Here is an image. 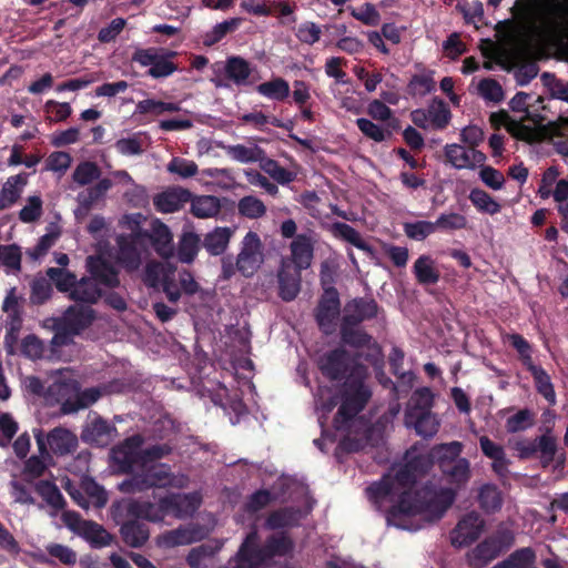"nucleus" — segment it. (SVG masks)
<instances>
[{
  "instance_id": "obj_1",
  "label": "nucleus",
  "mask_w": 568,
  "mask_h": 568,
  "mask_svg": "<svg viewBox=\"0 0 568 568\" xmlns=\"http://www.w3.org/2000/svg\"><path fill=\"white\" fill-rule=\"evenodd\" d=\"M462 450V443L450 442L435 446L427 458L414 457L408 452L403 467L393 468L381 481L367 487L368 499L377 509L386 511L389 525L400 529L414 531L438 520L453 504L455 493L449 488L418 487L416 474L435 459L439 467L452 464L460 458Z\"/></svg>"
},
{
  "instance_id": "obj_2",
  "label": "nucleus",
  "mask_w": 568,
  "mask_h": 568,
  "mask_svg": "<svg viewBox=\"0 0 568 568\" xmlns=\"http://www.w3.org/2000/svg\"><path fill=\"white\" fill-rule=\"evenodd\" d=\"M320 369L333 381L345 379L341 389V405L334 418V428L345 433L342 444L346 449L357 450L367 438V426L356 416L371 397L364 384L366 368L355 363L344 349H335L321 357Z\"/></svg>"
},
{
  "instance_id": "obj_3",
  "label": "nucleus",
  "mask_w": 568,
  "mask_h": 568,
  "mask_svg": "<svg viewBox=\"0 0 568 568\" xmlns=\"http://www.w3.org/2000/svg\"><path fill=\"white\" fill-rule=\"evenodd\" d=\"M520 41L527 51L568 47V0H538L521 18Z\"/></svg>"
},
{
  "instance_id": "obj_4",
  "label": "nucleus",
  "mask_w": 568,
  "mask_h": 568,
  "mask_svg": "<svg viewBox=\"0 0 568 568\" xmlns=\"http://www.w3.org/2000/svg\"><path fill=\"white\" fill-rule=\"evenodd\" d=\"M202 503V497L197 493L176 494L160 499L159 504L150 501L131 500L128 503V514L135 518H142L149 521H162L168 514L183 519L192 516Z\"/></svg>"
},
{
  "instance_id": "obj_5",
  "label": "nucleus",
  "mask_w": 568,
  "mask_h": 568,
  "mask_svg": "<svg viewBox=\"0 0 568 568\" xmlns=\"http://www.w3.org/2000/svg\"><path fill=\"white\" fill-rule=\"evenodd\" d=\"M142 444L143 438L140 435H134L111 450L112 462L119 471H139L140 468H145L149 463L156 462L171 452L168 445H154L142 449Z\"/></svg>"
},
{
  "instance_id": "obj_6",
  "label": "nucleus",
  "mask_w": 568,
  "mask_h": 568,
  "mask_svg": "<svg viewBox=\"0 0 568 568\" xmlns=\"http://www.w3.org/2000/svg\"><path fill=\"white\" fill-rule=\"evenodd\" d=\"M187 477L173 474L166 464L151 462L145 468H140L132 477L119 484V490L124 494H136L151 488L185 487Z\"/></svg>"
},
{
  "instance_id": "obj_7",
  "label": "nucleus",
  "mask_w": 568,
  "mask_h": 568,
  "mask_svg": "<svg viewBox=\"0 0 568 568\" xmlns=\"http://www.w3.org/2000/svg\"><path fill=\"white\" fill-rule=\"evenodd\" d=\"M257 534L247 535L235 557L233 568H267L275 556H284L292 550V541L280 536L272 538L263 549L257 548Z\"/></svg>"
},
{
  "instance_id": "obj_8",
  "label": "nucleus",
  "mask_w": 568,
  "mask_h": 568,
  "mask_svg": "<svg viewBox=\"0 0 568 568\" xmlns=\"http://www.w3.org/2000/svg\"><path fill=\"white\" fill-rule=\"evenodd\" d=\"M34 438L41 455L65 456L74 453L78 447L77 435L63 427H55L47 435L41 429H36Z\"/></svg>"
},
{
  "instance_id": "obj_9",
  "label": "nucleus",
  "mask_w": 568,
  "mask_h": 568,
  "mask_svg": "<svg viewBox=\"0 0 568 568\" xmlns=\"http://www.w3.org/2000/svg\"><path fill=\"white\" fill-rule=\"evenodd\" d=\"M176 55L174 51L159 50L155 48L136 49L132 61L141 67H148V74L154 79L166 78L173 74L178 67L171 61Z\"/></svg>"
},
{
  "instance_id": "obj_10",
  "label": "nucleus",
  "mask_w": 568,
  "mask_h": 568,
  "mask_svg": "<svg viewBox=\"0 0 568 568\" xmlns=\"http://www.w3.org/2000/svg\"><path fill=\"white\" fill-rule=\"evenodd\" d=\"M62 487L72 500L83 509H89L90 506L103 508L108 503L106 491L92 478H83L80 487H77L69 478H64Z\"/></svg>"
},
{
  "instance_id": "obj_11",
  "label": "nucleus",
  "mask_w": 568,
  "mask_h": 568,
  "mask_svg": "<svg viewBox=\"0 0 568 568\" xmlns=\"http://www.w3.org/2000/svg\"><path fill=\"white\" fill-rule=\"evenodd\" d=\"M264 262L263 245L255 232H247L242 240L236 267L244 276H252Z\"/></svg>"
},
{
  "instance_id": "obj_12",
  "label": "nucleus",
  "mask_w": 568,
  "mask_h": 568,
  "mask_svg": "<svg viewBox=\"0 0 568 568\" xmlns=\"http://www.w3.org/2000/svg\"><path fill=\"white\" fill-rule=\"evenodd\" d=\"M539 121L532 119V125L523 123L521 120H515L506 111H499L491 113L490 123L495 128L504 126L514 138L528 142L535 143L544 139L545 133L536 125Z\"/></svg>"
},
{
  "instance_id": "obj_13",
  "label": "nucleus",
  "mask_w": 568,
  "mask_h": 568,
  "mask_svg": "<svg viewBox=\"0 0 568 568\" xmlns=\"http://www.w3.org/2000/svg\"><path fill=\"white\" fill-rule=\"evenodd\" d=\"M450 116V111L446 103L439 99H433L427 109H417L410 113L414 124L425 130H442L446 128Z\"/></svg>"
},
{
  "instance_id": "obj_14",
  "label": "nucleus",
  "mask_w": 568,
  "mask_h": 568,
  "mask_svg": "<svg viewBox=\"0 0 568 568\" xmlns=\"http://www.w3.org/2000/svg\"><path fill=\"white\" fill-rule=\"evenodd\" d=\"M444 153L447 162L457 170H474L485 164L486 161V155L483 152L457 143L445 145Z\"/></svg>"
},
{
  "instance_id": "obj_15",
  "label": "nucleus",
  "mask_w": 568,
  "mask_h": 568,
  "mask_svg": "<svg viewBox=\"0 0 568 568\" xmlns=\"http://www.w3.org/2000/svg\"><path fill=\"white\" fill-rule=\"evenodd\" d=\"M315 240L311 234H297L290 243V256L282 258L294 268L307 270L314 257Z\"/></svg>"
},
{
  "instance_id": "obj_16",
  "label": "nucleus",
  "mask_w": 568,
  "mask_h": 568,
  "mask_svg": "<svg viewBox=\"0 0 568 568\" xmlns=\"http://www.w3.org/2000/svg\"><path fill=\"white\" fill-rule=\"evenodd\" d=\"M484 519L479 514L471 511L463 517L452 531V544L457 547L474 542L484 530Z\"/></svg>"
},
{
  "instance_id": "obj_17",
  "label": "nucleus",
  "mask_w": 568,
  "mask_h": 568,
  "mask_svg": "<svg viewBox=\"0 0 568 568\" xmlns=\"http://www.w3.org/2000/svg\"><path fill=\"white\" fill-rule=\"evenodd\" d=\"M78 394V382L71 377L69 371L60 372V377L48 387L47 397L62 404V410L67 414V408L73 406V399Z\"/></svg>"
},
{
  "instance_id": "obj_18",
  "label": "nucleus",
  "mask_w": 568,
  "mask_h": 568,
  "mask_svg": "<svg viewBox=\"0 0 568 568\" xmlns=\"http://www.w3.org/2000/svg\"><path fill=\"white\" fill-rule=\"evenodd\" d=\"M513 542L510 534L505 536V542L497 538H488L480 542L476 548L468 555L470 565L475 568H481L489 561L495 559L504 547L509 546Z\"/></svg>"
},
{
  "instance_id": "obj_19",
  "label": "nucleus",
  "mask_w": 568,
  "mask_h": 568,
  "mask_svg": "<svg viewBox=\"0 0 568 568\" xmlns=\"http://www.w3.org/2000/svg\"><path fill=\"white\" fill-rule=\"evenodd\" d=\"M301 270L294 268L287 261H282L278 272V294L282 300L293 301L301 291Z\"/></svg>"
},
{
  "instance_id": "obj_20",
  "label": "nucleus",
  "mask_w": 568,
  "mask_h": 568,
  "mask_svg": "<svg viewBox=\"0 0 568 568\" xmlns=\"http://www.w3.org/2000/svg\"><path fill=\"white\" fill-rule=\"evenodd\" d=\"M407 427H414L416 433L423 437H433L439 428V420L430 410H418L407 408L405 414Z\"/></svg>"
},
{
  "instance_id": "obj_21",
  "label": "nucleus",
  "mask_w": 568,
  "mask_h": 568,
  "mask_svg": "<svg viewBox=\"0 0 568 568\" xmlns=\"http://www.w3.org/2000/svg\"><path fill=\"white\" fill-rule=\"evenodd\" d=\"M378 306L374 300L355 298L344 307L343 323L356 326L365 320L376 316Z\"/></svg>"
},
{
  "instance_id": "obj_22",
  "label": "nucleus",
  "mask_w": 568,
  "mask_h": 568,
  "mask_svg": "<svg viewBox=\"0 0 568 568\" xmlns=\"http://www.w3.org/2000/svg\"><path fill=\"white\" fill-rule=\"evenodd\" d=\"M205 532L197 527L187 526L180 527L174 530L166 531L156 538V544L160 547L173 548L176 546H184L201 540Z\"/></svg>"
},
{
  "instance_id": "obj_23",
  "label": "nucleus",
  "mask_w": 568,
  "mask_h": 568,
  "mask_svg": "<svg viewBox=\"0 0 568 568\" xmlns=\"http://www.w3.org/2000/svg\"><path fill=\"white\" fill-rule=\"evenodd\" d=\"M116 260L128 272L138 271L142 264V250L138 245V240L120 235L118 237Z\"/></svg>"
},
{
  "instance_id": "obj_24",
  "label": "nucleus",
  "mask_w": 568,
  "mask_h": 568,
  "mask_svg": "<svg viewBox=\"0 0 568 568\" xmlns=\"http://www.w3.org/2000/svg\"><path fill=\"white\" fill-rule=\"evenodd\" d=\"M216 145L221 148L230 159L239 163L248 164L265 160L264 150L253 142H248L247 144H224L223 142H217Z\"/></svg>"
},
{
  "instance_id": "obj_25",
  "label": "nucleus",
  "mask_w": 568,
  "mask_h": 568,
  "mask_svg": "<svg viewBox=\"0 0 568 568\" xmlns=\"http://www.w3.org/2000/svg\"><path fill=\"white\" fill-rule=\"evenodd\" d=\"M94 317V311L90 306L72 305L65 310L60 322H62L64 328L71 331L72 334H80L91 325Z\"/></svg>"
},
{
  "instance_id": "obj_26",
  "label": "nucleus",
  "mask_w": 568,
  "mask_h": 568,
  "mask_svg": "<svg viewBox=\"0 0 568 568\" xmlns=\"http://www.w3.org/2000/svg\"><path fill=\"white\" fill-rule=\"evenodd\" d=\"M339 313V298L336 290H326L317 308V322L324 333H329Z\"/></svg>"
},
{
  "instance_id": "obj_27",
  "label": "nucleus",
  "mask_w": 568,
  "mask_h": 568,
  "mask_svg": "<svg viewBox=\"0 0 568 568\" xmlns=\"http://www.w3.org/2000/svg\"><path fill=\"white\" fill-rule=\"evenodd\" d=\"M191 196V193L183 187H169L154 196L153 204L161 213H173L189 202Z\"/></svg>"
},
{
  "instance_id": "obj_28",
  "label": "nucleus",
  "mask_w": 568,
  "mask_h": 568,
  "mask_svg": "<svg viewBox=\"0 0 568 568\" xmlns=\"http://www.w3.org/2000/svg\"><path fill=\"white\" fill-rule=\"evenodd\" d=\"M154 250L163 258H169L174 253L173 235L164 223L154 220L148 234Z\"/></svg>"
},
{
  "instance_id": "obj_29",
  "label": "nucleus",
  "mask_w": 568,
  "mask_h": 568,
  "mask_svg": "<svg viewBox=\"0 0 568 568\" xmlns=\"http://www.w3.org/2000/svg\"><path fill=\"white\" fill-rule=\"evenodd\" d=\"M115 436V428L100 417H93L85 426L82 438L85 442L103 446Z\"/></svg>"
},
{
  "instance_id": "obj_30",
  "label": "nucleus",
  "mask_w": 568,
  "mask_h": 568,
  "mask_svg": "<svg viewBox=\"0 0 568 568\" xmlns=\"http://www.w3.org/2000/svg\"><path fill=\"white\" fill-rule=\"evenodd\" d=\"M149 140L148 133L140 131L119 139L114 146L116 152L123 156H140L149 146Z\"/></svg>"
},
{
  "instance_id": "obj_31",
  "label": "nucleus",
  "mask_w": 568,
  "mask_h": 568,
  "mask_svg": "<svg viewBox=\"0 0 568 568\" xmlns=\"http://www.w3.org/2000/svg\"><path fill=\"white\" fill-rule=\"evenodd\" d=\"M233 233V230L227 226L215 227L205 234L203 246L209 254L221 255L226 251Z\"/></svg>"
},
{
  "instance_id": "obj_32",
  "label": "nucleus",
  "mask_w": 568,
  "mask_h": 568,
  "mask_svg": "<svg viewBox=\"0 0 568 568\" xmlns=\"http://www.w3.org/2000/svg\"><path fill=\"white\" fill-rule=\"evenodd\" d=\"M101 294V290L94 278L82 277L77 282L69 298L90 306L100 300Z\"/></svg>"
},
{
  "instance_id": "obj_33",
  "label": "nucleus",
  "mask_w": 568,
  "mask_h": 568,
  "mask_svg": "<svg viewBox=\"0 0 568 568\" xmlns=\"http://www.w3.org/2000/svg\"><path fill=\"white\" fill-rule=\"evenodd\" d=\"M201 181L222 190H230L235 185V176L231 169L207 168L201 171Z\"/></svg>"
},
{
  "instance_id": "obj_34",
  "label": "nucleus",
  "mask_w": 568,
  "mask_h": 568,
  "mask_svg": "<svg viewBox=\"0 0 568 568\" xmlns=\"http://www.w3.org/2000/svg\"><path fill=\"white\" fill-rule=\"evenodd\" d=\"M413 272L418 283L424 285L436 284L439 280L435 261L429 255H420L414 263Z\"/></svg>"
},
{
  "instance_id": "obj_35",
  "label": "nucleus",
  "mask_w": 568,
  "mask_h": 568,
  "mask_svg": "<svg viewBox=\"0 0 568 568\" xmlns=\"http://www.w3.org/2000/svg\"><path fill=\"white\" fill-rule=\"evenodd\" d=\"M221 211V201L213 195H199L191 199V212L199 219L216 216Z\"/></svg>"
},
{
  "instance_id": "obj_36",
  "label": "nucleus",
  "mask_w": 568,
  "mask_h": 568,
  "mask_svg": "<svg viewBox=\"0 0 568 568\" xmlns=\"http://www.w3.org/2000/svg\"><path fill=\"white\" fill-rule=\"evenodd\" d=\"M224 70L227 78L236 85L247 84L252 72L250 63L241 57L229 58Z\"/></svg>"
},
{
  "instance_id": "obj_37",
  "label": "nucleus",
  "mask_w": 568,
  "mask_h": 568,
  "mask_svg": "<svg viewBox=\"0 0 568 568\" xmlns=\"http://www.w3.org/2000/svg\"><path fill=\"white\" fill-rule=\"evenodd\" d=\"M121 535L126 545L133 548L141 547L149 539L150 531L145 524L130 520L122 525Z\"/></svg>"
},
{
  "instance_id": "obj_38",
  "label": "nucleus",
  "mask_w": 568,
  "mask_h": 568,
  "mask_svg": "<svg viewBox=\"0 0 568 568\" xmlns=\"http://www.w3.org/2000/svg\"><path fill=\"white\" fill-rule=\"evenodd\" d=\"M331 232L335 237L351 243L352 245L366 252L367 254H373V248L363 240L361 234L351 225H348L346 223L336 222L331 225Z\"/></svg>"
},
{
  "instance_id": "obj_39",
  "label": "nucleus",
  "mask_w": 568,
  "mask_h": 568,
  "mask_svg": "<svg viewBox=\"0 0 568 568\" xmlns=\"http://www.w3.org/2000/svg\"><path fill=\"white\" fill-rule=\"evenodd\" d=\"M535 381L537 392L550 404H556V393L548 373L538 365H531L527 368Z\"/></svg>"
},
{
  "instance_id": "obj_40",
  "label": "nucleus",
  "mask_w": 568,
  "mask_h": 568,
  "mask_svg": "<svg viewBox=\"0 0 568 568\" xmlns=\"http://www.w3.org/2000/svg\"><path fill=\"white\" fill-rule=\"evenodd\" d=\"M80 536L94 548H102L112 542V536L101 525L90 520L82 524Z\"/></svg>"
},
{
  "instance_id": "obj_41",
  "label": "nucleus",
  "mask_w": 568,
  "mask_h": 568,
  "mask_svg": "<svg viewBox=\"0 0 568 568\" xmlns=\"http://www.w3.org/2000/svg\"><path fill=\"white\" fill-rule=\"evenodd\" d=\"M440 469L457 486L465 485L470 478V465L466 458H457L452 464L444 463Z\"/></svg>"
},
{
  "instance_id": "obj_42",
  "label": "nucleus",
  "mask_w": 568,
  "mask_h": 568,
  "mask_svg": "<svg viewBox=\"0 0 568 568\" xmlns=\"http://www.w3.org/2000/svg\"><path fill=\"white\" fill-rule=\"evenodd\" d=\"M435 72L423 70L412 77L408 82V93L413 97H425L435 90Z\"/></svg>"
},
{
  "instance_id": "obj_43",
  "label": "nucleus",
  "mask_w": 568,
  "mask_h": 568,
  "mask_svg": "<svg viewBox=\"0 0 568 568\" xmlns=\"http://www.w3.org/2000/svg\"><path fill=\"white\" fill-rule=\"evenodd\" d=\"M256 91L270 100L283 101L290 95V84L283 78H274L258 84Z\"/></svg>"
},
{
  "instance_id": "obj_44",
  "label": "nucleus",
  "mask_w": 568,
  "mask_h": 568,
  "mask_svg": "<svg viewBox=\"0 0 568 568\" xmlns=\"http://www.w3.org/2000/svg\"><path fill=\"white\" fill-rule=\"evenodd\" d=\"M200 236L193 232H184L178 245V258L182 263H192L199 252Z\"/></svg>"
},
{
  "instance_id": "obj_45",
  "label": "nucleus",
  "mask_w": 568,
  "mask_h": 568,
  "mask_svg": "<svg viewBox=\"0 0 568 568\" xmlns=\"http://www.w3.org/2000/svg\"><path fill=\"white\" fill-rule=\"evenodd\" d=\"M28 184V174L19 173L9 176L1 187L0 194L11 206L20 199L24 186Z\"/></svg>"
},
{
  "instance_id": "obj_46",
  "label": "nucleus",
  "mask_w": 568,
  "mask_h": 568,
  "mask_svg": "<svg viewBox=\"0 0 568 568\" xmlns=\"http://www.w3.org/2000/svg\"><path fill=\"white\" fill-rule=\"evenodd\" d=\"M478 501L484 511L496 513L501 508L503 495L495 485L486 484L479 489Z\"/></svg>"
},
{
  "instance_id": "obj_47",
  "label": "nucleus",
  "mask_w": 568,
  "mask_h": 568,
  "mask_svg": "<svg viewBox=\"0 0 568 568\" xmlns=\"http://www.w3.org/2000/svg\"><path fill=\"white\" fill-rule=\"evenodd\" d=\"M336 396L328 387H320L315 397V407L318 414V422L323 427L327 423V415L336 406Z\"/></svg>"
},
{
  "instance_id": "obj_48",
  "label": "nucleus",
  "mask_w": 568,
  "mask_h": 568,
  "mask_svg": "<svg viewBox=\"0 0 568 568\" xmlns=\"http://www.w3.org/2000/svg\"><path fill=\"white\" fill-rule=\"evenodd\" d=\"M47 275L54 283L57 290L68 293V296L71 295L78 282L77 276L65 268L50 267L47 270Z\"/></svg>"
},
{
  "instance_id": "obj_49",
  "label": "nucleus",
  "mask_w": 568,
  "mask_h": 568,
  "mask_svg": "<svg viewBox=\"0 0 568 568\" xmlns=\"http://www.w3.org/2000/svg\"><path fill=\"white\" fill-rule=\"evenodd\" d=\"M469 200L471 204L483 213L494 215L501 210V205L491 195L480 189H473L469 193Z\"/></svg>"
},
{
  "instance_id": "obj_50",
  "label": "nucleus",
  "mask_w": 568,
  "mask_h": 568,
  "mask_svg": "<svg viewBox=\"0 0 568 568\" xmlns=\"http://www.w3.org/2000/svg\"><path fill=\"white\" fill-rule=\"evenodd\" d=\"M180 110L181 106L178 103L145 99L138 102L135 112L139 114L152 113L154 115H161L165 112H179Z\"/></svg>"
},
{
  "instance_id": "obj_51",
  "label": "nucleus",
  "mask_w": 568,
  "mask_h": 568,
  "mask_svg": "<svg viewBox=\"0 0 568 568\" xmlns=\"http://www.w3.org/2000/svg\"><path fill=\"white\" fill-rule=\"evenodd\" d=\"M237 211L240 215L251 219L257 220L265 215L266 206L254 195H246L242 197L237 203Z\"/></svg>"
},
{
  "instance_id": "obj_52",
  "label": "nucleus",
  "mask_w": 568,
  "mask_h": 568,
  "mask_svg": "<svg viewBox=\"0 0 568 568\" xmlns=\"http://www.w3.org/2000/svg\"><path fill=\"white\" fill-rule=\"evenodd\" d=\"M105 387H91L80 390V387L78 386V394H75L73 399L74 405L67 408V414L89 407L94 404L105 393Z\"/></svg>"
},
{
  "instance_id": "obj_53",
  "label": "nucleus",
  "mask_w": 568,
  "mask_h": 568,
  "mask_svg": "<svg viewBox=\"0 0 568 568\" xmlns=\"http://www.w3.org/2000/svg\"><path fill=\"white\" fill-rule=\"evenodd\" d=\"M36 489L47 504L55 510H60L64 507L65 500L54 484L41 480L37 484Z\"/></svg>"
},
{
  "instance_id": "obj_54",
  "label": "nucleus",
  "mask_w": 568,
  "mask_h": 568,
  "mask_svg": "<svg viewBox=\"0 0 568 568\" xmlns=\"http://www.w3.org/2000/svg\"><path fill=\"white\" fill-rule=\"evenodd\" d=\"M99 175L100 169L95 163L83 161L75 166L72 181L79 186H84L97 180Z\"/></svg>"
},
{
  "instance_id": "obj_55",
  "label": "nucleus",
  "mask_w": 568,
  "mask_h": 568,
  "mask_svg": "<svg viewBox=\"0 0 568 568\" xmlns=\"http://www.w3.org/2000/svg\"><path fill=\"white\" fill-rule=\"evenodd\" d=\"M166 170L181 179H190L199 173V166L194 161L179 156L173 158L168 163Z\"/></svg>"
},
{
  "instance_id": "obj_56",
  "label": "nucleus",
  "mask_w": 568,
  "mask_h": 568,
  "mask_svg": "<svg viewBox=\"0 0 568 568\" xmlns=\"http://www.w3.org/2000/svg\"><path fill=\"white\" fill-rule=\"evenodd\" d=\"M403 229L407 237L415 241H423L435 233L436 224L435 222L422 220L404 223Z\"/></svg>"
},
{
  "instance_id": "obj_57",
  "label": "nucleus",
  "mask_w": 568,
  "mask_h": 568,
  "mask_svg": "<svg viewBox=\"0 0 568 568\" xmlns=\"http://www.w3.org/2000/svg\"><path fill=\"white\" fill-rule=\"evenodd\" d=\"M311 508H307L306 511H293L290 509H284L280 511L273 513L267 519V526L272 529L282 528L286 526L294 525L297 523L304 515L310 511Z\"/></svg>"
},
{
  "instance_id": "obj_58",
  "label": "nucleus",
  "mask_w": 568,
  "mask_h": 568,
  "mask_svg": "<svg viewBox=\"0 0 568 568\" xmlns=\"http://www.w3.org/2000/svg\"><path fill=\"white\" fill-rule=\"evenodd\" d=\"M536 556L531 548L526 547L516 550L510 557L497 568H529L535 562Z\"/></svg>"
},
{
  "instance_id": "obj_59",
  "label": "nucleus",
  "mask_w": 568,
  "mask_h": 568,
  "mask_svg": "<svg viewBox=\"0 0 568 568\" xmlns=\"http://www.w3.org/2000/svg\"><path fill=\"white\" fill-rule=\"evenodd\" d=\"M356 124H357L359 131L366 138H368L375 142L386 141L392 135V132L389 130H387V129H385L365 118L357 119Z\"/></svg>"
},
{
  "instance_id": "obj_60",
  "label": "nucleus",
  "mask_w": 568,
  "mask_h": 568,
  "mask_svg": "<svg viewBox=\"0 0 568 568\" xmlns=\"http://www.w3.org/2000/svg\"><path fill=\"white\" fill-rule=\"evenodd\" d=\"M43 213V202L40 195H31L19 212V219L23 223H32L41 217Z\"/></svg>"
},
{
  "instance_id": "obj_61",
  "label": "nucleus",
  "mask_w": 568,
  "mask_h": 568,
  "mask_svg": "<svg viewBox=\"0 0 568 568\" xmlns=\"http://www.w3.org/2000/svg\"><path fill=\"white\" fill-rule=\"evenodd\" d=\"M170 264H162L159 262H149L145 265L142 280L145 285L150 287H158L162 282V278L169 272Z\"/></svg>"
},
{
  "instance_id": "obj_62",
  "label": "nucleus",
  "mask_w": 568,
  "mask_h": 568,
  "mask_svg": "<svg viewBox=\"0 0 568 568\" xmlns=\"http://www.w3.org/2000/svg\"><path fill=\"white\" fill-rule=\"evenodd\" d=\"M436 230L457 231L467 227V217L456 212L442 213L435 221Z\"/></svg>"
},
{
  "instance_id": "obj_63",
  "label": "nucleus",
  "mask_w": 568,
  "mask_h": 568,
  "mask_svg": "<svg viewBox=\"0 0 568 568\" xmlns=\"http://www.w3.org/2000/svg\"><path fill=\"white\" fill-rule=\"evenodd\" d=\"M0 262L7 273L18 272L21 267V252L16 245H0Z\"/></svg>"
},
{
  "instance_id": "obj_64",
  "label": "nucleus",
  "mask_w": 568,
  "mask_h": 568,
  "mask_svg": "<svg viewBox=\"0 0 568 568\" xmlns=\"http://www.w3.org/2000/svg\"><path fill=\"white\" fill-rule=\"evenodd\" d=\"M51 455H33L24 464L23 474L29 479H34L43 475L48 464L51 462Z\"/></svg>"
}]
</instances>
